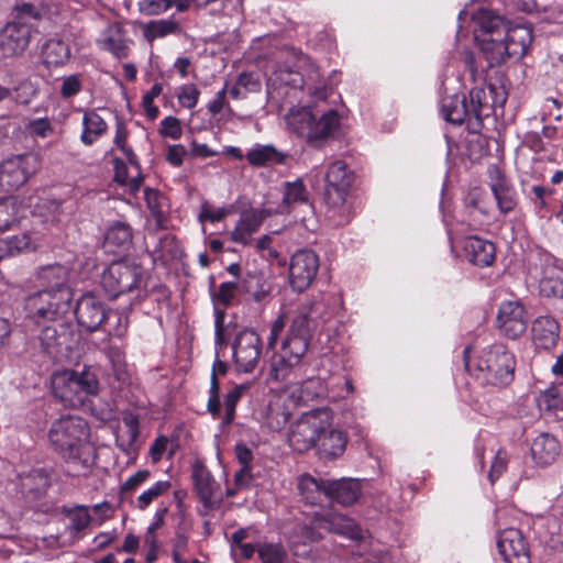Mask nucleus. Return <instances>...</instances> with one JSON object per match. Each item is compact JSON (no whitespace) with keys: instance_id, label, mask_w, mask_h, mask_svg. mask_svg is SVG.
Here are the masks:
<instances>
[{"instance_id":"obj_6","label":"nucleus","mask_w":563,"mask_h":563,"mask_svg":"<svg viewBox=\"0 0 563 563\" xmlns=\"http://www.w3.org/2000/svg\"><path fill=\"white\" fill-rule=\"evenodd\" d=\"M71 300V288H64L60 292L38 290L25 300L27 318L38 324L62 320L69 312Z\"/></svg>"},{"instance_id":"obj_9","label":"nucleus","mask_w":563,"mask_h":563,"mask_svg":"<svg viewBox=\"0 0 563 563\" xmlns=\"http://www.w3.org/2000/svg\"><path fill=\"white\" fill-rule=\"evenodd\" d=\"M142 275L143 271L140 265L115 261L102 273L101 286L109 299L113 300L136 288L142 280Z\"/></svg>"},{"instance_id":"obj_47","label":"nucleus","mask_w":563,"mask_h":563,"mask_svg":"<svg viewBox=\"0 0 563 563\" xmlns=\"http://www.w3.org/2000/svg\"><path fill=\"white\" fill-rule=\"evenodd\" d=\"M170 488L168 481L156 482L147 490L143 492L135 500V507L140 510L147 508L152 501L164 495Z\"/></svg>"},{"instance_id":"obj_4","label":"nucleus","mask_w":563,"mask_h":563,"mask_svg":"<svg viewBox=\"0 0 563 563\" xmlns=\"http://www.w3.org/2000/svg\"><path fill=\"white\" fill-rule=\"evenodd\" d=\"M288 128L307 144L321 148L333 136L339 128V115L335 110H329L319 119L308 109H292L286 117Z\"/></svg>"},{"instance_id":"obj_58","label":"nucleus","mask_w":563,"mask_h":563,"mask_svg":"<svg viewBox=\"0 0 563 563\" xmlns=\"http://www.w3.org/2000/svg\"><path fill=\"white\" fill-rule=\"evenodd\" d=\"M200 92L196 85L187 84L180 87L177 96L179 103L187 109L196 107L199 100Z\"/></svg>"},{"instance_id":"obj_25","label":"nucleus","mask_w":563,"mask_h":563,"mask_svg":"<svg viewBox=\"0 0 563 563\" xmlns=\"http://www.w3.org/2000/svg\"><path fill=\"white\" fill-rule=\"evenodd\" d=\"M327 488L328 500H335L344 506L353 504L361 495V484L353 478L329 479Z\"/></svg>"},{"instance_id":"obj_55","label":"nucleus","mask_w":563,"mask_h":563,"mask_svg":"<svg viewBox=\"0 0 563 563\" xmlns=\"http://www.w3.org/2000/svg\"><path fill=\"white\" fill-rule=\"evenodd\" d=\"M144 198L147 205V208L151 210L152 216L155 218L157 224L163 227L164 221V212L161 209L159 198L161 194L156 189L145 188Z\"/></svg>"},{"instance_id":"obj_42","label":"nucleus","mask_w":563,"mask_h":563,"mask_svg":"<svg viewBox=\"0 0 563 563\" xmlns=\"http://www.w3.org/2000/svg\"><path fill=\"white\" fill-rule=\"evenodd\" d=\"M538 401L545 410H563V383L547 388Z\"/></svg>"},{"instance_id":"obj_46","label":"nucleus","mask_w":563,"mask_h":563,"mask_svg":"<svg viewBox=\"0 0 563 563\" xmlns=\"http://www.w3.org/2000/svg\"><path fill=\"white\" fill-rule=\"evenodd\" d=\"M18 223V206L13 198L0 199V232Z\"/></svg>"},{"instance_id":"obj_52","label":"nucleus","mask_w":563,"mask_h":563,"mask_svg":"<svg viewBox=\"0 0 563 563\" xmlns=\"http://www.w3.org/2000/svg\"><path fill=\"white\" fill-rule=\"evenodd\" d=\"M126 140H128V130H126L124 123L119 121L117 123L114 143L124 153L129 163L134 165L139 169L140 165L136 161V156L133 153L132 148L126 146Z\"/></svg>"},{"instance_id":"obj_5","label":"nucleus","mask_w":563,"mask_h":563,"mask_svg":"<svg viewBox=\"0 0 563 563\" xmlns=\"http://www.w3.org/2000/svg\"><path fill=\"white\" fill-rule=\"evenodd\" d=\"M516 360L503 344L485 347L476 362V378L495 387L508 385L514 379Z\"/></svg>"},{"instance_id":"obj_33","label":"nucleus","mask_w":563,"mask_h":563,"mask_svg":"<svg viewBox=\"0 0 563 563\" xmlns=\"http://www.w3.org/2000/svg\"><path fill=\"white\" fill-rule=\"evenodd\" d=\"M288 157L287 153L278 151L273 145H257L246 154V159L253 166L285 164Z\"/></svg>"},{"instance_id":"obj_22","label":"nucleus","mask_w":563,"mask_h":563,"mask_svg":"<svg viewBox=\"0 0 563 563\" xmlns=\"http://www.w3.org/2000/svg\"><path fill=\"white\" fill-rule=\"evenodd\" d=\"M346 444V434L339 429L332 428L329 423V426L323 428V431L320 432L314 446H317L320 459L333 461L343 455Z\"/></svg>"},{"instance_id":"obj_20","label":"nucleus","mask_w":563,"mask_h":563,"mask_svg":"<svg viewBox=\"0 0 563 563\" xmlns=\"http://www.w3.org/2000/svg\"><path fill=\"white\" fill-rule=\"evenodd\" d=\"M497 549L507 563H530L527 540L518 529L503 530L497 537Z\"/></svg>"},{"instance_id":"obj_34","label":"nucleus","mask_w":563,"mask_h":563,"mask_svg":"<svg viewBox=\"0 0 563 563\" xmlns=\"http://www.w3.org/2000/svg\"><path fill=\"white\" fill-rule=\"evenodd\" d=\"M133 232L130 224L122 221L114 222L107 231L106 245L113 247L112 252L126 251L132 245Z\"/></svg>"},{"instance_id":"obj_56","label":"nucleus","mask_w":563,"mask_h":563,"mask_svg":"<svg viewBox=\"0 0 563 563\" xmlns=\"http://www.w3.org/2000/svg\"><path fill=\"white\" fill-rule=\"evenodd\" d=\"M15 13L12 21H25L26 19L41 20L44 15L43 11L32 3H16L13 8Z\"/></svg>"},{"instance_id":"obj_61","label":"nucleus","mask_w":563,"mask_h":563,"mask_svg":"<svg viewBox=\"0 0 563 563\" xmlns=\"http://www.w3.org/2000/svg\"><path fill=\"white\" fill-rule=\"evenodd\" d=\"M173 5V0H142L141 11L148 15H156L165 12Z\"/></svg>"},{"instance_id":"obj_29","label":"nucleus","mask_w":563,"mask_h":563,"mask_svg":"<svg viewBox=\"0 0 563 563\" xmlns=\"http://www.w3.org/2000/svg\"><path fill=\"white\" fill-rule=\"evenodd\" d=\"M464 251L474 265L486 267L495 261V245L477 236H470L465 240Z\"/></svg>"},{"instance_id":"obj_51","label":"nucleus","mask_w":563,"mask_h":563,"mask_svg":"<svg viewBox=\"0 0 563 563\" xmlns=\"http://www.w3.org/2000/svg\"><path fill=\"white\" fill-rule=\"evenodd\" d=\"M0 244L4 256H10L27 250L31 245V239L29 234L23 233L7 240H1Z\"/></svg>"},{"instance_id":"obj_41","label":"nucleus","mask_w":563,"mask_h":563,"mask_svg":"<svg viewBox=\"0 0 563 563\" xmlns=\"http://www.w3.org/2000/svg\"><path fill=\"white\" fill-rule=\"evenodd\" d=\"M107 354L115 379L120 383H125L129 378V373L124 352L121 347L111 345L109 346Z\"/></svg>"},{"instance_id":"obj_50","label":"nucleus","mask_w":563,"mask_h":563,"mask_svg":"<svg viewBox=\"0 0 563 563\" xmlns=\"http://www.w3.org/2000/svg\"><path fill=\"white\" fill-rule=\"evenodd\" d=\"M103 47L117 56L124 55L126 45L119 27H110L107 31L103 38Z\"/></svg>"},{"instance_id":"obj_35","label":"nucleus","mask_w":563,"mask_h":563,"mask_svg":"<svg viewBox=\"0 0 563 563\" xmlns=\"http://www.w3.org/2000/svg\"><path fill=\"white\" fill-rule=\"evenodd\" d=\"M42 58L47 66L64 65L70 57L69 46L59 38H49L42 46Z\"/></svg>"},{"instance_id":"obj_45","label":"nucleus","mask_w":563,"mask_h":563,"mask_svg":"<svg viewBox=\"0 0 563 563\" xmlns=\"http://www.w3.org/2000/svg\"><path fill=\"white\" fill-rule=\"evenodd\" d=\"M257 553L262 563H289L287 552L279 544H260Z\"/></svg>"},{"instance_id":"obj_1","label":"nucleus","mask_w":563,"mask_h":563,"mask_svg":"<svg viewBox=\"0 0 563 563\" xmlns=\"http://www.w3.org/2000/svg\"><path fill=\"white\" fill-rule=\"evenodd\" d=\"M317 321L312 317L311 307L299 308L292 317L287 335L282 343L280 352L272 360L269 377L276 382L288 378L290 371L300 364L308 352Z\"/></svg>"},{"instance_id":"obj_3","label":"nucleus","mask_w":563,"mask_h":563,"mask_svg":"<svg viewBox=\"0 0 563 563\" xmlns=\"http://www.w3.org/2000/svg\"><path fill=\"white\" fill-rule=\"evenodd\" d=\"M51 383L54 397L67 408L84 406L90 396H96L99 391L97 375L87 367L82 371L55 372Z\"/></svg>"},{"instance_id":"obj_7","label":"nucleus","mask_w":563,"mask_h":563,"mask_svg":"<svg viewBox=\"0 0 563 563\" xmlns=\"http://www.w3.org/2000/svg\"><path fill=\"white\" fill-rule=\"evenodd\" d=\"M533 32L528 25H511L507 27L501 41L495 48H486L489 67L499 66L508 58L521 59L529 51Z\"/></svg>"},{"instance_id":"obj_63","label":"nucleus","mask_w":563,"mask_h":563,"mask_svg":"<svg viewBox=\"0 0 563 563\" xmlns=\"http://www.w3.org/2000/svg\"><path fill=\"white\" fill-rule=\"evenodd\" d=\"M507 455L503 451H498L493 463L490 466V471L488 474L489 482L494 484L499 476L506 471L507 468Z\"/></svg>"},{"instance_id":"obj_15","label":"nucleus","mask_w":563,"mask_h":563,"mask_svg":"<svg viewBox=\"0 0 563 563\" xmlns=\"http://www.w3.org/2000/svg\"><path fill=\"white\" fill-rule=\"evenodd\" d=\"M262 354V340L251 329L240 331L233 342V358L238 371L251 373L257 366Z\"/></svg>"},{"instance_id":"obj_27","label":"nucleus","mask_w":563,"mask_h":563,"mask_svg":"<svg viewBox=\"0 0 563 563\" xmlns=\"http://www.w3.org/2000/svg\"><path fill=\"white\" fill-rule=\"evenodd\" d=\"M327 484H329V479L303 474L298 479L299 495L308 505L321 504L323 500H328Z\"/></svg>"},{"instance_id":"obj_13","label":"nucleus","mask_w":563,"mask_h":563,"mask_svg":"<svg viewBox=\"0 0 563 563\" xmlns=\"http://www.w3.org/2000/svg\"><path fill=\"white\" fill-rule=\"evenodd\" d=\"M40 168V159L33 153L15 155L0 164V186L7 191L19 189Z\"/></svg>"},{"instance_id":"obj_11","label":"nucleus","mask_w":563,"mask_h":563,"mask_svg":"<svg viewBox=\"0 0 563 563\" xmlns=\"http://www.w3.org/2000/svg\"><path fill=\"white\" fill-rule=\"evenodd\" d=\"M41 325L38 340L44 353L56 361L67 357L76 341L71 324L62 319Z\"/></svg>"},{"instance_id":"obj_38","label":"nucleus","mask_w":563,"mask_h":563,"mask_svg":"<svg viewBox=\"0 0 563 563\" xmlns=\"http://www.w3.org/2000/svg\"><path fill=\"white\" fill-rule=\"evenodd\" d=\"M490 188L501 213L506 214L516 208V192L504 178L499 176Z\"/></svg>"},{"instance_id":"obj_44","label":"nucleus","mask_w":563,"mask_h":563,"mask_svg":"<svg viewBox=\"0 0 563 563\" xmlns=\"http://www.w3.org/2000/svg\"><path fill=\"white\" fill-rule=\"evenodd\" d=\"M66 516L69 519L67 529L70 533H78L82 531L91 521V516L89 515L88 507L86 506H76L74 509L67 510Z\"/></svg>"},{"instance_id":"obj_14","label":"nucleus","mask_w":563,"mask_h":563,"mask_svg":"<svg viewBox=\"0 0 563 563\" xmlns=\"http://www.w3.org/2000/svg\"><path fill=\"white\" fill-rule=\"evenodd\" d=\"M354 183V173L343 161L332 163L325 175L324 200L332 208L342 207Z\"/></svg>"},{"instance_id":"obj_16","label":"nucleus","mask_w":563,"mask_h":563,"mask_svg":"<svg viewBox=\"0 0 563 563\" xmlns=\"http://www.w3.org/2000/svg\"><path fill=\"white\" fill-rule=\"evenodd\" d=\"M319 269V257L310 250L297 251L290 260L289 280L294 290L302 292L313 283Z\"/></svg>"},{"instance_id":"obj_18","label":"nucleus","mask_w":563,"mask_h":563,"mask_svg":"<svg viewBox=\"0 0 563 563\" xmlns=\"http://www.w3.org/2000/svg\"><path fill=\"white\" fill-rule=\"evenodd\" d=\"M191 478L195 492L205 509L208 511L219 509L223 501L220 485L213 479L211 473L202 463L196 462L194 464Z\"/></svg>"},{"instance_id":"obj_40","label":"nucleus","mask_w":563,"mask_h":563,"mask_svg":"<svg viewBox=\"0 0 563 563\" xmlns=\"http://www.w3.org/2000/svg\"><path fill=\"white\" fill-rule=\"evenodd\" d=\"M540 292L544 297L563 298V272L552 269L540 280Z\"/></svg>"},{"instance_id":"obj_39","label":"nucleus","mask_w":563,"mask_h":563,"mask_svg":"<svg viewBox=\"0 0 563 563\" xmlns=\"http://www.w3.org/2000/svg\"><path fill=\"white\" fill-rule=\"evenodd\" d=\"M144 37L152 43L155 38L180 32V25L174 20H157L146 23L143 27Z\"/></svg>"},{"instance_id":"obj_17","label":"nucleus","mask_w":563,"mask_h":563,"mask_svg":"<svg viewBox=\"0 0 563 563\" xmlns=\"http://www.w3.org/2000/svg\"><path fill=\"white\" fill-rule=\"evenodd\" d=\"M32 25L25 21H10L0 29V52L4 57L19 56L30 45Z\"/></svg>"},{"instance_id":"obj_31","label":"nucleus","mask_w":563,"mask_h":563,"mask_svg":"<svg viewBox=\"0 0 563 563\" xmlns=\"http://www.w3.org/2000/svg\"><path fill=\"white\" fill-rule=\"evenodd\" d=\"M560 453V443L549 433L539 434L531 444V455L534 462L541 466L553 463Z\"/></svg>"},{"instance_id":"obj_10","label":"nucleus","mask_w":563,"mask_h":563,"mask_svg":"<svg viewBox=\"0 0 563 563\" xmlns=\"http://www.w3.org/2000/svg\"><path fill=\"white\" fill-rule=\"evenodd\" d=\"M319 530L336 533L351 540L363 538L361 528L353 519L333 511L316 512L310 526L303 527L305 534L310 541H317L323 537Z\"/></svg>"},{"instance_id":"obj_49","label":"nucleus","mask_w":563,"mask_h":563,"mask_svg":"<svg viewBox=\"0 0 563 563\" xmlns=\"http://www.w3.org/2000/svg\"><path fill=\"white\" fill-rule=\"evenodd\" d=\"M247 388H249V386L245 384L236 385L225 395V400H224L225 415H224V421H223L225 424H230L233 421L234 416H235V406Z\"/></svg>"},{"instance_id":"obj_12","label":"nucleus","mask_w":563,"mask_h":563,"mask_svg":"<svg viewBox=\"0 0 563 563\" xmlns=\"http://www.w3.org/2000/svg\"><path fill=\"white\" fill-rule=\"evenodd\" d=\"M472 20L477 26L474 31L475 40L487 59L486 48L497 46L510 22L505 16L486 8L476 10L472 14Z\"/></svg>"},{"instance_id":"obj_60","label":"nucleus","mask_w":563,"mask_h":563,"mask_svg":"<svg viewBox=\"0 0 563 563\" xmlns=\"http://www.w3.org/2000/svg\"><path fill=\"white\" fill-rule=\"evenodd\" d=\"M210 397L208 400V411L214 417L220 416L221 402H220V385L214 374L210 378Z\"/></svg>"},{"instance_id":"obj_32","label":"nucleus","mask_w":563,"mask_h":563,"mask_svg":"<svg viewBox=\"0 0 563 563\" xmlns=\"http://www.w3.org/2000/svg\"><path fill=\"white\" fill-rule=\"evenodd\" d=\"M468 109H470V123L468 130L470 132L477 133L483 128V118L488 115L486 112L490 109V106L487 102V95L485 89L483 88H473L470 91L468 98Z\"/></svg>"},{"instance_id":"obj_28","label":"nucleus","mask_w":563,"mask_h":563,"mask_svg":"<svg viewBox=\"0 0 563 563\" xmlns=\"http://www.w3.org/2000/svg\"><path fill=\"white\" fill-rule=\"evenodd\" d=\"M532 333L537 347L550 350L558 343L560 325L552 317H540L532 325Z\"/></svg>"},{"instance_id":"obj_37","label":"nucleus","mask_w":563,"mask_h":563,"mask_svg":"<svg viewBox=\"0 0 563 563\" xmlns=\"http://www.w3.org/2000/svg\"><path fill=\"white\" fill-rule=\"evenodd\" d=\"M84 131L80 140L86 145H92L95 141L107 132L106 121L95 111H88L82 119Z\"/></svg>"},{"instance_id":"obj_19","label":"nucleus","mask_w":563,"mask_h":563,"mask_svg":"<svg viewBox=\"0 0 563 563\" xmlns=\"http://www.w3.org/2000/svg\"><path fill=\"white\" fill-rule=\"evenodd\" d=\"M527 325L528 316L521 302L510 300L499 306L497 327L505 336L517 339L526 332Z\"/></svg>"},{"instance_id":"obj_48","label":"nucleus","mask_w":563,"mask_h":563,"mask_svg":"<svg viewBox=\"0 0 563 563\" xmlns=\"http://www.w3.org/2000/svg\"><path fill=\"white\" fill-rule=\"evenodd\" d=\"M238 296H241L240 282H225L220 284L218 290L212 295V298L218 303L229 307Z\"/></svg>"},{"instance_id":"obj_64","label":"nucleus","mask_w":563,"mask_h":563,"mask_svg":"<svg viewBox=\"0 0 563 563\" xmlns=\"http://www.w3.org/2000/svg\"><path fill=\"white\" fill-rule=\"evenodd\" d=\"M236 81L246 92H256L261 89L258 77L252 73L240 74Z\"/></svg>"},{"instance_id":"obj_53","label":"nucleus","mask_w":563,"mask_h":563,"mask_svg":"<svg viewBox=\"0 0 563 563\" xmlns=\"http://www.w3.org/2000/svg\"><path fill=\"white\" fill-rule=\"evenodd\" d=\"M151 473L147 470H140L131 475L120 488L121 500H126L131 493L148 479Z\"/></svg>"},{"instance_id":"obj_43","label":"nucleus","mask_w":563,"mask_h":563,"mask_svg":"<svg viewBox=\"0 0 563 563\" xmlns=\"http://www.w3.org/2000/svg\"><path fill=\"white\" fill-rule=\"evenodd\" d=\"M308 201V191L300 179L296 181L285 183V190L283 197V206L290 208L295 203H302Z\"/></svg>"},{"instance_id":"obj_30","label":"nucleus","mask_w":563,"mask_h":563,"mask_svg":"<svg viewBox=\"0 0 563 563\" xmlns=\"http://www.w3.org/2000/svg\"><path fill=\"white\" fill-rule=\"evenodd\" d=\"M441 112L445 121L461 125L465 121L470 123L471 114L467 97L464 93H455L442 100Z\"/></svg>"},{"instance_id":"obj_21","label":"nucleus","mask_w":563,"mask_h":563,"mask_svg":"<svg viewBox=\"0 0 563 563\" xmlns=\"http://www.w3.org/2000/svg\"><path fill=\"white\" fill-rule=\"evenodd\" d=\"M75 316L80 327L88 332L97 331L107 319L104 305L93 295H82L75 307Z\"/></svg>"},{"instance_id":"obj_24","label":"nucleus","mask_w":563,"mask_h":563,"mask_svg":"<svg viewBox=\"0 0 563 563\" xmlns=\"http://www.w3.org/2000/svg\"><path fill=\"white\" fill-rule=\"evenodd\" d=\"M266 217L267 212L263 209L243 211L234 230L231 232V240L247 245L250 236L260 229Z\"/></svg>"},{"instance_id":"obj_59","label":"nucleus","mask_w":563,"mask_h":563,"mask_svg":"<svg viewBox=\"0 0 563 563\" xmlns=\"http://www.w3.org/2000/svg\"><path fill=\"white\" fill-rule=\"evenodd\" d=\"M229 214V210L225 208H214L212 205H210L208 201H205L201 205L200 213H199V221H210V222H218L224 219Z\"/></svg>"},{"instance_id":"obj_26","label":"nucleus","mask_w":563,"mask_h":563,"mask_svg":"<svg viewBox=\"0 0 563 563\" xmlns=\"http://www.w3.org/2000/svg\"><path fill=\"white\" fill-rule=\"evenodd\" d=\"M36 280L42 287L41 290L60 292L64 288H70L68 282V269L60 264H51L41 267L36 273Z\"/></svg>"},{"instance_id":"obj_57","label":"nucleus","mask_w":563,"mask_h":563,"mask_svg":"<svg viewBox=\"0 0 563 563\" xmlns=\"http://www.w3.org/2000/svg\"><path fill=\"white\" fill-rule=\"evenodd\" d=\"M159 134L163 137H170L173 140H178L183 135V129L180 120L176 117L168 115L161 122Z\"/></svg>"},{"instance_id":"obj_36","label":"nucleus","mask_w":563,"mask_h":563,"mask_svg":"<svg viewBox=\"0 0 563 563\" xmlns=\"http://www.w3.org/2000/svg\"><path fill=\"white\" fill-rule=\"evenodd\" d=\"M123 429L117 434L118 445L128 452L140 435V421L133 412H124L122 416Z\"/></svg>"},{"instance_id":"obj_23","label":"nucleus","mask_w":563,"mask_h":563,"mask_svg":"<svg viewBox=\"0 0 563 563\" xmlns=\"http://www.w3.org/2000/svg\"><path fill=\"white\" fill-rule=\"evenodd\" d=\"M272 284L263 274L255 271L247 272L240 280V295L246 301L262 303L271 298Z\"/></svg>"},{"instance_id":"obj_2","label":"nucleus","mask_w":563,"mask_h":563,"mask_svg":"<svg viewBox=\"0 0 563 563\" xmlns=\"http://www.w3.org/2000/svg\"><path fill=\"white\" fill-rule=\"evenodd\" d=\"M88 423L76 416H65L52 423L48 439L54 450L67 462L70 474L87 472Z\"/></svg>"},{"instance_id":"obj_8","label":"nucleus","mask_w":563,"mask_h":563,"mask_svg":"<svg viewBox=\"0 0 563 563\" xmlns=\"http://www.w3.org/2000/svg\"><path fill=\"white\" fill-rule=\"evenodd\" d=\"M329 426V413L325 409L305 412L291 424L288 442L294 451L305 453L317 443L320 432Z\"/></svg>"},{"instance_id":"obj_54","label":"nucleus","mask_w":563,"mask_h":563,"mask_svg":"<svg viewBox=\"0 0 563 563\" xmlns=\"http://www.w3.org/2000/svg\"><path fill=\"white\" fill-rule=\"evenodd\" d=\"M289 412L282 407H269L266 417V424L272 431H279L283 429L288 420Z\"/></svg>"},{"instance_id":"obj_62","label":"nucleus","mask_w":563,"mask_h":563,"mask_svg":"<svg viewBox=\"0 0 563 563\" xmlns=\"http://www.w3.org/2000/svg\"><path fill=\"white\" fill-rule=\"evenodd\" d=\"M81 90V80L79 75H70L65 77L60 87V96L68 99L77 95Z\"/></svg>"}]
</instances>
